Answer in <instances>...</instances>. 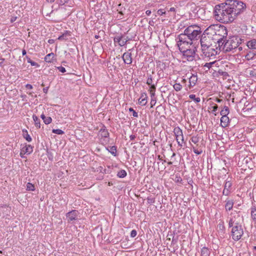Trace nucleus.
Instances as JSON below:
<instances>
[{
  "label": "nucleus",
  "instance_id": "1",
  "mask_svg": "<svg viewBox=\"0 0 256 256\" xmlns=\"http://www.w3.org/2000/svg\"><path fill=\"white\" fill-rule=\"evenodd\" d=\"M232 216L229 220L228 226L230 228L232 227L231 231L232 238L235 241H238L241 238L244 234L243 228L240 223L243 218L239 212H237L232 213Z\"/></svg>",
  "mask_w": 256,
  "mask_h": 256
},
{
  "label": "nucleus",
  "instance_id": "2",
  "mask_svg": "<svg viewBox=\"0 0 256 256\" xmlns=\"http://www.w3.org/2000/svg\"><path fill=\"white\" fill-rule=\"evenodd\" d=\"M242 40L238 36H232L228 40H224L222 42V44L219 46V50H222L224 52H234L237 50L239 52L242 50V48L240 46V44H241Z\"/></svg>",
  "mask_w": 256,
  "mask_h": 256
},
{
  "label": "nucleus",
  "instance_id": "3",
  "mask_svg": "<svg viewBox=\"0 0 256 256\" xmlns=\"http://www.w3.org/2000/svg\"><path fill=\"white\" fill-rule=\"evenodd\" d=\"M192 41L198 40L200 36L202 31L200 28L196 25H191L184 30Z\"/></svg>",
  "mask_w": 256,
  "mask_h": 256
},
{
  "label": "nucleus",
  "instance_id": "4",
  "mask_svg": "<svg viewBox=\"0 0 256 256\" xmlns=\"http://www.w3.org/2000/svg\"><path fill=\"white\" fill-rule=\"evenodd\" d=\"M202 51L206 58H214L215 56L218 54L219 47L215 46H213L212 44L206 46L205 47L202 46Z\"/></svg>",
  "mask_w": 256,
  "mask_h": 256
},
{
  "label": "nucleus",
  "instance_id": "5",
  "mask_svg": "<svg viewBox=\"0 0 256 256\" xmlns=\"http://www.w3.org/2000/svg\"><path fill=\"white\" fill-rule=\"evenodd\" d=\"M216 36H218V39H220V40L216 41L219 47L222 43V42L225 40L224 38H226L228 32L226 28L220 24H216Z\"/></svg>",
  "mask_w": 256,
  "mask_h": 256
},
{
  "label": "nucleus",
  "instance_id": "6",
  "mask_svg": "<svg viewBox=\"0 0 256 256\" xmlns=\"http://www.w3.org/2000/svg\"><path fill=\"white\" fill-rule=\"evenodd\" d=\"M180 52L182 53L183 56L186 58L188 61H192L196 56V48L192 46V48L182 46L179 48Z\"/></svg>",
  "mask_w": 256,
  "mask_h": 256
},
{
  "label": "nucleus",
  "instance_id": "7",
  "mask_svg": "<svg viewBox=\"0 0 256 256\" xmlns=\"http://www.w3.org/2000/svg\"><path fill=\"white\" fill-rule=\"evenodd\" d=\"M178 40L177 42V45L179 48L182 47L188 46L190 48L192 44V42L189 38L187 34L185 33V30L183 34H181L178 35Z\"/></svg>",
  "mask_w": 256,
  "mask_h": 256
},
{
  "label": "nucleus",
  "instance_id": "8",
  "mask_svg": "<svg viewBox=\"0 0 256 256\" xmlns=\"http://www.w3.org/2000/svg\"><path fill=\"white\" fill-rule=\"evenodd\" d=\"M236 2V0H226L224 2L222 3L224 4V12H222V16H226L234 14V5Z\"/></svg>",
  "mask_w": 256,
  "mask_h": 256
},
{
  "label": "nucleus",
  "instance_id": "9",
  "mask_svg": "<svg viewBox=\"0 0 256 256\" xmlns=\"http://www.w3.org/2000/svg\"><path fill=\"white\" fill-rule=\"evenodd\" d=\"M173 132L178 146L182 147L184 142L182 130L179 126H176L174 128Z\"/></svg>",
  "mask_w": 256,
  "mask_h": 256
},
{
  "label": "nucleus",
  "instance_id": "10",
  "mask_svg": "<svg viewBox=\"0 0 256 256\" xmlns=\"http://www.w3.org/2000/svg\"><path fill=\"white\" fill-rule=\"evenodd\" d=\"M234 7V14L236 16H238L242 13L244 10H246V5L242 1L236 0V2L234 3L233 5Z\"/></svg>",
  "mask_w": 256,
  "mask_h": 256
},
{
  "label": "nucleus",
  "instance_id": "11",
  "mask_svg": "<svg viewBox=\"0 0 256 256\" xmlns=\"http://www.w3.org/2000/svg\"><path fill=\"white\" fill-rule=\"evenodd\" d=\"M206 30L204 32L203 34L200 35V44L201 47L204 46L205 47L206 46H210L212 44V41L213 40L212 38V37L208 35V34L207 33Z\"/></svg>",
  "mask_w": 256,
  "mask_h": 256
},
{
  "label": "nucleus",
  "instance_id": "12",
  "mask_svg": "<svg viewBox=\"0 0 256 256\" xmlns=\"http://www.w3.org/2000/svg\"><path fill=\"white\" fill-rule=\"evenodd\" d=\"M216 24L211 25L206 29L207 33L208 34V35L212 37L214 42L220 40V39H218V36H216Z\"/></svg>",
  "mask_w": 256,
  "mask_h": 256
},
{
  "label": "nucleus",
  "instance_id": "13",
  "mask_svg": "<svg viewBox=\"0 0 256 256\" xmlns=\"http://www.w3.org/2000/svg\"><path fill=\"white\" fill-rule=\"evenodd\" d=\"M124 35L123 34H119L116 36L114 38V43H118V44L120 46H124L127 42L130 40L131 39H124Z\"/></svg>",
  "mask_w": 256,
  "mask_h": 256
},
{
  "label": "nucleus",
  "instance_id": "14",
  "mask_svg": "<svg viewBox=\"0 0 256 256\" xmlns=\"http://www.w3.org/2000/svg\"><path fill=\"white\" fill-rule=\"evenodd\" d=\"M78 214V212L76 210H72L66 213V217L68 218V222H71L73 220H76Z\"/></svg>",
  "mask_w": 256,
  "mask_h": 256
},
{
  "label": "nucleus",
  "instance_id": "15",
  "mask_svg": "<svg viewBox=\"0 0 256 256\" xmlns=\"http://www.w3.org/2000/svg\"><path fill=\"white\" fill-rule=\"evenodd\" d=\"M130 50H129L127 52H124L122 56L124 62L127 64H130L132 63V54L129 52Z\"/></svg>",
  "mask_w": 256,
  "mask_h": 256
},
{
  "label": "nucleus",
  "instance_id": "16",
  "mask_svg": "<svg viewBox=\"0 0 256 256\" xmlns=\"http://www.w3.org/2000/svg\"><path fill=\"white\" fill-rule=\"evenodd\" d=\"M224 4H218L215 6L214 11V16H219L220 14L222 16V12H224Z\"/></svg>",
  "mask_w": 256,
  "mask_h": 256
},
{
  "label": "nucleus",
  "instance_id": "17",
  "mask_svg": "<svg viewBox=\"0 0 256 256\" xmlns=\"http://www.w3.org/2000/svg\"><path fill=\"white\" fill-rule=\"evenodd\" d=\"M234 19V17H216L217 20L224 24L232 22Z\"/></svg>",
  "mask_w": 256,
  "mask_h": 256
},
{
  "label": "nucleus",
  "instance_id": "18",
  "mask_svg": "<svg viewBox=\"0 0 256 256\" xmlns=\"http://www.w3.org/2000/svg\"><path fill=\"white\" fill-rule=\"evenodd\" d=\"M220 118V124L222 128H226L228 126L230 122V119L228 116H222Z\"/></svg>",
  "mask_w": 256,
  "mask_h": 256
},
{
  "label": "nucleus",
  "instance_id": "19",
  "mask_svg": "<svg viewBox=\"0 0 256 256\" xmlns=\"http://www.w3.org/2000/svg\"><path fill=\"white\" fill-rule=\"evenodd\" d=\"M33 151V148L30 145H26L24 146L22 149L21 150V152L20 154H22L23 152L24 154H30Z\"/></svg>",
  "mask_w": 256,
  "mask_h": 256
},
{
  "label": "nucleus",
  "instance_id": "20",
  "mask_svg": "<svg viewBox=\"0 0 256 256\" xmlns=\"http://www.w3.org/2000/svg\"><path fill=\"white\" fill-rule=\"evenodd\" d=\"M147 94L146 92L141 94L140 97L138 100V103L142 106H144L147 103Z\"/></svg>",
  "mask_w": 256,
  "mask_h": 256
},
{
  "label": "nucleus",
  "instance_id": "21",
  "mask_svg": "<svg viewBox=\"0 0 256 256\" xmlns=\"http://www.w3.org/2000/svg\"><path fill=\"white\" fill-rule=\"evenodd\" d=\"M198 80V78L196 74H192V76L189 78V87H193L195 86Z\"/></svg>",
  "mask_w": 256,
  "mask_h": 256
},
{
  "label": "nucleus",
  "instance_id": "22",
  "mask_svg": "<svg viewBox=\"0 0 256 256\" xmlns=\"http://www.w3.org/2000/svg\"><path fill=\"white\" fill-rule=\"evenodd\" d=\"M71 36V32L68 30H65L64 32L58 36V40H67L69 36Z\"/></svg>",
  "mask_w": 256,
  "mask_h": 256
},
{
  "label": "nucleus",
  "instance_id": "23",
  "mask_svg": "<svg viewBox=\"0 0 256 256\" xmlns=\"http://www.w3.org/2000/svg\"><path fill=\"white\" fill-rule=\"evenodd\" d=\"M248 47L250 49H256V40L253 39L247 42Z\"/></svg>",
  "mask_w": 256,
  "mask_h": 256
},
{
  "label": "nucleus",
  "instance_id": "24",
  "mask_svg": "<svg viewBox=\"0 0 256 256\" xmlns=\"http://www.w3.org/2000/svg\"><path fill=\"white\" fill-rule=\"evenodd\" d=\"M99 134L102 137L104 138H107L109 136V132L108 130L105 128H101L99 131Z\"/></svg>",
  "mask_w": 256,
  "mask_h": 256
},
{
  "label": "nucleus",
  "instance_id": "25",
  "mask_svg": "<svg viewBox=\"0 0 256 256\" xmlns=\"http://www.w3.org/2000/svg\"><path fill=\"white\" fill-rule=\"evenodd\" d=\"M256 55V53L250 50L247 52V54L245 56V58L248 60H252L254 59V56Z\"/></svg>",
  "mask_w": 256,
  "mask_h": 256
},
{
  "label": "nucleus",
  "instance_id": "26",
  "mask_svg": "<svg viewBox=\"0 0 256 256\" xmlns=\"http://www.w3.org/2000/svg\"><path fill=\"white\" fill-rule=\"evenodd\" d=\"M225 206L226 210H230L232 208L234 202L232 200H228Z\"/></svg>",
  "mask_w": 256,
  "mask_h": 256
},
{
  "label": "nucleus",
  "instance_id": "27",
  "mask_svg": "<svg viewBox=\"0 0 256 256\" xmlns=\"http://www.w3.org/2000/svg\"><path fill=\"white\" fill-rule=\"evenodd\" d=\"M54 56V54L53 52H51L47 54L44 58V60L47 62H51Z\"/></svg>",
  "mask_w": 256,
  "mask_h": 256
},
{
  "label": "nucleus",
  "instance_id": "28",
  "mask_svg": "<svg viewBox=\"0 0 256 256\" xmlns=\"http://www.w3.org/2000/svg\"><path fill=\"white\" fill-rule=\"evenodd\" d=\"M33 120L34 122L35 126L38 128H40V120L38 119L37 116L36 115H33L32 116Z\"/></svg>",
  "mask_w": 256,
  "mask_h": 256
},
{
  "label": "nucleus",
  "instance_id": "29",
  "mask_svg": "<svg viewBox=\"0 0 256 256\" xmlns=\"http://www.w3.org/2000/svg\"><path fill=\"white\" fill-rule=\"evenodd\" d=\"M230 112L229 108L227 106H224L223 109L220 111L221 116H228Z\"/></svg>",
  "mask_w": 256,
  "mask_h": 256
},
{
  "label": "nucleus",
  "instance_id": "30",
  "mask_svg": "<svg viewBox=\"0 0 256 256\" xmlns=\"http://www.w3.org/2000/svg\"><path fill=\"white\" fill-rule=\"evenodd\" d=\"M251 216L254 220L256 221V207L255 206L251 208Z\"/></svg>",
  "mask_w": 256,
  "mask_h": 256
},
{
  "label": "nucleus",
  "instance_id": "31",
  "mask_svg": "<svg viewBox=\"0 0 256 256\" xmlns=\"http://www.w3.org/2000/svg\"><path fill=\"white\" fill-rule=\"evenodd\" d=\"M209 254H210V252H209V250L208 248H207L205 247H204L202 249V251H201L202 256H208Z\"/></svg>",
  "mask_w": 256,
  "mask_h": 256
},
{
  "label": "nucleus",
  "instance_id": "32",
  "mask_svg": "<svg viewBox=\"0 0 256 256\" xmlns=\"http://www.w3.org/2000/svg\"><path fill=\"white\" fill-rule=\"evenodd\" d=\"M126 171L122 170L118 172L117 176L120 178H124L126 176Z\"/></svg>",
  "mask_w": 256,
  "mask_h": 256
},
{
  "label": "nucleus",
  "instance_id": "33",
  "mask_svg": "<svg viewBox=\"0 0 256 256\" xmlns=\"http://www.w3.org/2000/svg\"><path fill=\"white\" fill-rule=\"evenodd\" d=\"M26 189L27 190L34 191L35 190L34 186L32 184L28 182L26 184Z\"/></svg>",
  "mask_w": 256,
  "mask_h": 256
},
{
  "label": "nucleus",
  "instance_id": "34",
  "mask_svg": "<svg viewBox=\"0 0 256 256\" xmlns=\"http://www.w3.org/2000/svg\"><path fill=\"white\" fill-rule=\"evenodd\" d=\"M108 151L112 154L113 156H116V146H112L110 147V150Z\"/></svg>",
  "mask_w": 256,
  "mask_h": 256
},
{
  "label": "nucleus",
  "instance_id": "35",
  "mask_svg": "<svg viewBox=\"0 0 256 256\" xmlns=\"http://www.w3.org/2000/svg\"><path fill=\"white\" fill-rule=\"evenodd\" d=\"M189 98L191 99L194 100L196 102L198 103L200 101V98H196L195 94H190L189 96Z\"/></svg>",
  "mask_w": 256,
  "mask_h": 256
},
{
  "label": "nucleus",
  "instance_id": "36",
  "mask_svg": "<svg viewBox=\"0 0 256 256\" xmlns=\"http://www.w3.org/2000/svg\"><path fill=\"white\" fill-rule=\"evenodd\" d=\"M152 78L151 74H148V79L146 80V84L148 86H150L152 84Z\"/></svg>",
  "mask_w": 256,
  "mask_h": 256
},
{
  "label": "nucleus",
  "instance_id": "37",
  "mask_svg": "<svg viewBox=\"0 0 256 256\" xmlns=\"http://www.w3.org/2000/svg\"><path fill=\"white\" fill-rule=\"evenodd\" d=\"M173 87L174 89L177 91L178 92L182 88V86L180 84L176 83L174 86Z\"/></svg>",
  "mask_w": 256,
  "mask_h": 256
},
{
  "label": "nucleus",
  "instance_id": "38",
  "mask_svg": "<svg viewBox=\"0 0 256 256\" xmlns=\"http://www.w3.org/2000/svg\"><path fill=\"white\" fill-rule=\"evenodd\" d=\"M25 132H26V134H24V137L26 138V140L28 142H31L32 140V138L28 134V132L27 130H26Z\"/></svg>",
  "mask_w": 256,
  "mask_h": 256
},
{
  "label": "nucleus",
  "instance_id": "39",
  "mask_svg": "<svg viewBox=\"0 0 256 256\" xmlns=\"http://www.w3.org/2000/svg\"><path fill=\"white\" fill-rule=\"evenodd\" d=\"M104 30L98 31V34L95 35L94 37L96 39L100 38L102 36H104Z\"/></svg>",
  "mask_w": 256,
  "mask_h": 256
},
{
  "label": "nucleus",
  "instance_id": "40",
  "mask_svg": "<svg viewBox=\"0 0 256 256\" xmlns=\"http://www.w3.org/2000/svg\"><path fill=\"white\" fill-rule=\"evenodd\" d=\"M52 132L57 134H64V132L60 129H53Z\"/></svg>",
  "mask_w": 256,
  "mask_h": 256
},
{
  "label": "nucleus",
  "instance_id": "41",
  "mask_svg": "<svg viewBox=\"0 0 256 256\" xmlns=\"http://www.w3.org/2000/svg\"><path fill=\"white\" fill-rule=\"evenodd\" d=\"M218 74L226 78L228 76V73L226 72H224L222 70H218Z\"/></svg>",
  "mask_w": 256,
  "mask_h": 256
},
{
  "label": "nucleus",
  "instance_id": "42",
  "mask_svg": "<svg viewBox=\"0 0 256 256\" xmlns=\"http://www.w3.org/2000/svg\"><path fill=\"white\" fill-rule=\"evenodd\" d=\"M232 186V184L230 180H226L224 184V189L230 190Z\"/></svg>",
  "mask_w": 256,
  "mask_h": 256
},
{
  "label": "nucleus",
  "instance_id": "43",
  "mask_svg": "<svg viewBox=\"0 0 256 256\" xmlns=\"http://www.w3.org/2000/svg\"><path fill=\"white\" fill-rule=\"evenodd\" d=\"M52 119L50 117V116H48V117H46V118H44V122L45 124H50V123L52 122Z\"/></svg>",
  "mask_w": 256,
  "mask_h": 256
},
{
  "label": "nucleus",
  "instance_id": "44",
  "mask_svg": "<svg viewBox=\"0 0 256 256\" xmlns=\"http://www.w3.org/2000/svg\"><path fill=\"white\" fill-rule=\"evenodd\" d=\"M26 58L28 59V62L32 66H38V63L32 60H30V58H28V56H26Z\"/></svg>",
  "mask_w": 256,
  "mask_h": 256
},
{
  "label": "nucleus",
  "instance_id": "45",
  "mask_svg": "<svg viewBox=\"0 0 256 256\" xmlns=\"http://www.w3.org/2000/svg\"><path fill=\"white\" fill-rule=\"evenodd\" d=\"M190 140L194 144H197L199 141V138L197 136H193L192 137Z\"/></svg>",
  "mask_w": 256,
  "mask_h": 256
},
{
  "label": "nucleus",
  "instance_id": "46",
  "mask_svg": "<svg viewBox=\"0 0 256 256\" xmlns=\"http://www.w3.org/2000/svg\"><path fill=\"white\" fill-rule=\"evenodd\" d=\"M128 110L130 112H132L133 116L136 118L138 117V112H136L132 108H129Z\"/></svg>",
  "mask_w": 256,
  "mask_h": 256
},
{
  "label": "nucleus",
  "instance_id": "47",
  "mask_svg": "<svg viewBox=\"0 0 256 256\" xmlns=\"http://www.w3.org/2000/svg\"><path fill=\"white\" fill-rule=\"evenodd\" d=\"M215 62H216L206 63V64L204 65V66L207 68L208 69H210L212 67V66Z\"/></svg>",
  "mask_w": 256,
  "mask_h": 256
},
{
  "label": "nucleus",
  "instance_id": "48",
  "mask_svg": "<svg viewBox=\"0 0 256 256\" xmlns=\"http://www.w3.org/2000/svg\"><path fill=\"white\" fill-rule=\"evenodd\" d=\"M156 98H151V100H150V107L151 108H152L156 104Z\"/></svg>",
  "mask_w": 256,
  "mask_h": 256
},
{
  "label": "nucleus",
  "instance_id": "49",
  "mask_svg": "<svg viewBox=\"0 0 256 256\" xmlns=\"http://www.w3.org/2000/svg\"><path fill=\"white\" fill-rule=\"evenodd\" d=\"M157 14L158 15L162 16L163 14H166V12L164 10L160 9L157 11Z\"/></svg>",
  "mask_w": 256,
  "mask_h": 256
},
{
  "label": "nucleus",
  "instance_id": "50",
  "mask_svg": "<svg viewBox=\"0 0 256 256\" xmlns=\"http://www.w3.org/2000/svg\"><path fill=\"white\" fill-rule=\"evenodd\" d=\"M147 201H148V204H153V203L154 202L155 200L153 198L148 197L147 198Z\"/></svg>",
  "mask_w": 256,
  "mask_h": 256
},
{
  "label": "nucleus",
  "instance_id": "51",
  "mask_svg": "<svg viewBox=\"0 0 256 256\" xmlns=\"http://www.w3.org/2000/svg\"><path fill=\"white\" fill-rule=\"evenodd\" d=\"M136 234H137V232L135 230H133L131 231L130 236L132 238L135 237L136 236Z\"/></svg>",
  "mask_w": 256,
  "mask_h": 256
},
{
  "label": "nucleus",
  "instance_id": "52",
  "mask_svg": "<svg viewBox=\"0 0 256 256\" xmlns=\"http://www.w3.org/2000/svg\"><path fill=\"white\" fill-rule=\"evenodd\" d=\"M193 151L196 154L198 155L201 154L202 152V150H198L196 149L194 147L193 148Z\"/></svg>",
  "mask_w": 256,
  "mask_h": 256
},
{
  "label": "nucleus",
  "instance_id": "53",
  "mask_svg": "<svg viewBox=\"0 0 256 256\" xmlns=\"http://www.w3.org/2000/svg\"><path fill=\"white\" fill-rule=\"evenodd\" d=\"M57 68L60 72H62V73L66 72V71L65 68L62 66L57 67Z\"/></svg>",
  "mask_w": 256,
  "mask_h": 256
},
{
  "label": "nucleus",
  "instance_id": "54",
  "mask_svg": "<svg viewBox=\"0 0 256 256\" xmlns=\"http://www.w3.org/2000/svg\"><path fill=\"white\" fill-rule=\"evenodd\" d=\"M150 86V88L149 90V91L150 92H152V90H154V92H155L156 90V85L153 84H151Z\"/></svg>",
  "mask_w": 256,
  "mask_h": 256
},
{
  "label": "nucleus",
  "instance_id": "55",
  "mask_svg": "<svg viewBox=\"0 0 256 256\" xmlns=\"http://www.w3.org/2000/svg\"><path fill=\"white\" fill-rule=\"evenodd\" d=\"M230 193V190L228 189H224L223 190L222 194L225 196H228Z\"/></svg>",
  "mask_w": 256,
  "mask_h": 256
},
{
  "label": "nucleus",
  "instance_id": "56",
  "mask_svg": "<svg viewBox=\"0 0 256 256\" xmlns=\"http://www.w3.org/2000/svg\"><path fill=\"white\" fill-rule=\"evenodd\" d=\"M212 113L214 114L215 112H216V111L217 110L218 108V106L216 104H214V106H212Z\"/></svg>",
  "mask_w": 256,
  "mask_h": 256
},
{
  "label": "nucleus",
  "instance_id": "57",
  "mask_svg": "<svg viewBox=\"0 0 256 256\" xmlns=\"http://www.w3.org/2000/svg\"><path fill=\"white\" fill-rule=\"evenodd\" d=\"M26 88H27V89H29V90H31L32 88V86L30 84H26Z\"/></svg>",
  "mask_w": 256,
  "mask_h": 256
},
{
  "label": "nucleus",
  "instance_id": "58",
  "mask_svg": "<svg viewBox=\"0 0 256 256\" xmlns=\"http://www.w3.org/2000/svg\"><path fill=\"white\" fill-rule=\"evenodd\" d=\"M150 92V94L151 98H155V92L152 90V92Z\"/></svg>",
  "mask_w": 256,
  "mask_h": 256
},
{
  "label": "nucleus",
  "instance_id": "59",
  "mask_svg": "<svg viewBox=\"0 0 256 256\" xmlns=\"http://www.w3.org/2000/svg\"><path fill=\"white\" fill-rule=\"evenodd\" d=\"M16 18L17 17H12V18L10 20V23H12L13 22H14L16 20Z\"/></svg>",
  "mask_w": 256,
  "mask_h": 256
},
{
  "label": "nucleus",
  "instance_id": "60",
  "mask_svg": "<svg viewBox=\"0 0 256 256\" xmlns=\"http://www.w3.org/2000/svg\"><path fill=\"white\" fill-rule=\"evenodd\" d=\"M154 20H156V17L154 18L152 20H150L149 23L150 25L152 26H153L154 25V22H154Z\"/></svg>",
  "mask_w": 256,
  "mask_h": 256
},
{
  "label": "nucleus",
  "instance_id": "61",
  "mask_svg": "<svg viewBox=\"0 0 256 256\" xmlns=\"http://www.w3.org/2000/svg\"><path fill=\"white\" fill-rule=\"evenodd\" d=\"M136 138V136L135 135H130V138L131 140H134Z\"/></svg>",
  "mask_w": 256,
  "mask_h": 256
},
{
  "label": "nucleus",
  "instance_id": "62",
  "mask_svg": "<svg viewBox=\"0 0 256 256\" xmlns=\"http://www.w3.org/2000/svg\"><path fill=\"white\" fill-rule=\"evenodd\" d=\"M48 91V87H46L43 88V92L44 93L46 94Z\"/></svg>",
  "mask_w": 256,
  "mask_h": 256
},
{
  "label": "nucleus",
  "instance_id": "63",
  "mask_svg": "<svg viewBox=\"0 0 256 256\" xmlns=\"http://www.w3.org/2000/svg\"><path fill=\"white\" fill-rule=\"evenodd\" d=\"M222 101V100L218 98H216V102L218 103L221 102Z\"/></svg>",
  "mask_w": 256,
  "mask_h": 256
},
{
  "label": "nucleus",
  "instance_id": "64",
  "mask_svg": "<svg viewBox=\"0 0 256 256\" xmlns=\"http://www.w3.org/2000/svg\"><path fill=\"white\" fill-rule=\"evenodd\" d=\"M146 14L149 16L150 14H151V11L150 10H147L146 12Z\"/></svg>",
  "mask_w": 256,
  "mask_h": 256
}]
</instances>
